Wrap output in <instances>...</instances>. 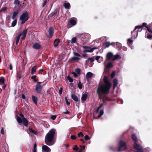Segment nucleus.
<instances>
[{"label": "nucleus", "mask_w": 152, "mask_h": 152, "mask_svg": "<svg viewBox=\"0 0 152 152\" xmlns=\"http://www.w3.org/2000/svg\"><path fill=\"white\" fill-rule=\"evenodd\" d=\"M17 120L19 123H21L22 122V118L19 116L17 117Z\"/></svg>", "instance_id": "nucleus-34"}, {"label": "nucleus", "mask_w": 152, "mask_h": 152, "mask_svg": "<svg viewBox=\"0 0 152 152\" xmlns=\"http://www.w3.org/2000/svg\"><path fill=\"white\" fill-rule=\"evenodd\" d=\"M5 78L4 77H0V84H4V83Z\"/></svg>", "instance_id": "nucleus-30"}, {"label": "nucleus", "mask_w": 152, "mask_h": 152, "mask_svg": "<svg viewBox=\"0 0 152 152\" xmlns=\"http://www.w3.org/2000/svg\"><path fill=\"white\" fill-rule=\"evenodd\" d=\"M63 91V88L62 87L59 90V94L60 95L62 94Z\"/></svg>", "instance_id": "nucleus-54"}, {"label": "nucleus", "mask_w": 152, "mask_h": 152, "mask_svg": "<svg viewBox=\"0 0 152 152\" xmlns=\"http://www.w3.org/2000/svg\"><path fill=\"white\" fill-rule=\"evenodd\" d=\"M82 48L85 49H86V50H90L91 48V47L89 46H83Z\"/></svg>", "instance_id": "nucleus-43"}, {"label": "nucleus", "mask_w": 152, "mask_h": 152, "mask_svg": "<svg viewBox=\"0 0 152 152\" xmlns=\"http://www.w3.org/2000/svg\"><path fill=\"white\" fill-rule=\"evenodd\" d=\"M17 22V20L16 19H15V20L12 23V26H15Z\"/></svg>", "instance_id": "nucleus-39"}, {"label": "nucleus", "mask_w": 152, "mask_h": 152, "mask_svg": "<svg viewBox=\"0 0 152 152\" xmlns=\"http://www.w3.org/2000/svg\"><path fill=\"white\" fill-rule=\"evenodd\" d=\"M121 58V57L120 55L116 54L114 56H113L112 60L113 61H114L120 59Z\"/></svg>", "instance_id": "nucleus-18"}, {"label": "nucleus", "mask_w": 152, "mask_h": 152, "mask_svg": "<svg viewBox=\"0 0 152 152\" xmlns=\"http://www.w3.org/2000/svg\"><path fill=\"white\" fill-rule=\"evenodd\" d=\"M37 68V67L36 65L32 67L31 72V74L32 75L34 74L36 72Z\"/></svg>", "instance_id": "nucleus-24"}, {"label": "nucleus", "mask_w": 152, "mask_h": 152, "mask_svg": "<svg viewBox=\"0 0 152 152\" xmlns=\"http://www.w3.org/2000/svg\"><path fill=\"white\" fill-rule=\"evenodd\" d=\"M88 97V95L86 94H84L82 95L81 97V100L83 102H85L86 101Z\"/></svg>", "instance_id": "nucleus-21"}, {"label": "nucleus", "mask_w": 152, "mask_h": 152, "mask_svg": "<svg viewBox=\"0 0 152 152\" xmlns=\"http://www.w3.org/2000/svg\"><path fill=\"white\" fill-rule=\"evenodd\" d=\"M37 76L36 75H34L33 76H32L31 78V79H33V80H34V79H36V77H37Z\"/></svg>", "instance_id": "nucleus-63"}, {"label": "nucleus", "mask_w": 152, "mask_h": 152, "mask_svg": "<svg viewBox=\"0 0 152 152\" xmlns=\"http://www.w3.org/2000/svg\"><path fill=\"white\" fill-rule=\"evenodd\" d=\"M145 27L147 28V30L145 33V37L148 39L151 40L152 39V30L151 26L148 25L146 23H143L142 25L136 26L133 31H131L132 34L137 29Z\"/></svg>", "instance_id": "nucleus-3"}, {"label": "nucleus", "mask_w": 152, "mask_h": 152, "mask_svg": "<svg viewBox=\"0 0 152 152\" xmlns=\"http://www.w3.org/2000/svg\"><path fill=\"white\" fill-rule=\"evenodd\" d=\"M67 78L70 82L72 83L73 82V79L71 78L68 75L67 77Z\"/></svg>", "instance_id": "nucleus-40"}, {"label": "nucleus", "mask_w": 152, "mask_h": 152, "mask_svg": "<svg viewBox=\"0 0 152 152\" xmlns=\"http://www.w3.org/2000/svg\"><path fill=\"white\" fill-rule=\"evenodd\" d=\"M115 46L118 50H120L121 48V43L118 42H116L115 43Z\"/></svg>", "instance_id": "nucleus-31"}, {"label": "nucleus", "mask_w": 152, "mask_h": 152, "mask_svg": "<svg viewBox=\"0 0 152 152\" xmlns=\"http://www.w3.org/2000/svg\"><path fill=\"white\" fill-rule=\"evenodd\" d=\"M128 42L130 44H131L133 42V41L130 39H128L127 40Z\"/></svg>", "instance_id": "nucleus-59"}, {"label": "nucleus", "mask_w": 152, "mask_h": 152, "mask_svg": "<svg viewBox=\"0 0 152 152\" xmlns=\"http://www.w3.org/2000/svg\"><path fill=\"white\" fill-rule=\"evenodd\" d=\"M63 113L64 114H69L70 113V112L67 110H66L65 112H64Z\"/></svg>", "instance_id": "nucleus-58"}, {"label": "nucleus", "mask_w": 152, "mask_h": 152, "mask_svg": "<svg viewBox=\"0 0 152 152\" xmlns=\"http://www.w3.org/2000/svg\"><path fill=\"white\" fill-rule=\"evenodd\" d=\"M77 37L81 41H83V39H86L87 41L90 38V36L88 34L84 33L78 34L77 35Z\"/></svg>", "instance_id": "nucleus-7"}, {"label": "nucleus", "mask_w": 152, "mask_h": 152, "mask_svg": "<svg viewBox=\"0 0 152 152\" xmlns=\"http://www.w3.org/2000/svg\"><path fill=\"white\" fill-rule=\"evenodd\" d=\"M22 122L23 124H28V121L27 119L25 118V117H23L22 118Z\"/></svg>", "instance_id": "nucleus-37"}, {"label": "nucleus", "mask_w": 152, "mask_h": 152, "mask_svg": "<svg viewBox=\"0 0 152 152\" xmlns=\"http://www.w3.org/2000/svg\"><path fill=\"white\" fill-rule=\"evenodd\" d=\"M93 76V74L90 72H89L86 74V78H91Z\"/></svg>", "instance_id": "nucleus-27"}, {"label": "nucleus", "mask_w": 152, "mask_h": 152, "mask_svg": "<svg viewBox=\"0 0 152 152\" xmlns=\"http://www.w3.org/2000/svg\"><path fill=\"white\" fill-rule=\"evenodd\" d=\"M27 31V29H25L23 31L22 33L19 34L17 36L16 42V45H18V44L20 37L21 36H22V37L21 38L22 39H25L26 36Z\"/></svg>", "instance_id": "nucleus-5"}, {"label": "nucleus", "mask_w": 152, "mask_h": 152, "mask_svg": "<svg viewBox=\"0 0 152 152\" xmlns=\"http://www.w3.org/2000/svg\"><path fill=\"white\" fill-rule=\"evenodd\" d=\"M48 35L47 36L49 38H51L54 33V29L52 27H50L48 30Z\"/></svg>", "instance_id": "nucleus-10"}, {"label": "nucleus", "mask_w": 152, "mask_h": 152, "mask_svg": "<svg viewBox=\"0 0 152 152\" xmlns=\"http://www.w3.org/2000/svg\"><path fill=\"white\" fill-rule=\"evenodd\" d=\"M44 82H37L35 86V91L37 94H40L41 92L43 86L46 83V82L44 84H42Z\"/></svg>", "instance_id": "nucleus-4"}, {"label": "nucleus", "mask_w": 152, "mask_h": 152, "mask_svg": "<svg viewBox=\"0 0 152 152\" xmlns=\"http://www.w3.org/2000/svg\"><path fill=\"white\" fill-rule=\"evenodd\" d=\"M42 150L43 152H50V149L47 146L44 145L42 146Z\"/></svg>", "instance_id": "nucleus-11"}, {"label": "nucleus", "mask_w": 152, "mask_h": 152, "mask_svg": "<svg viewBox=\"0 0 152 152\" xmlns=\"http://www.w3.org/2000/svg\"><path fill=\"white\" fill-rule=\"evenodd\" d=\"M104 65L105 67L107 69L112 68L113 67V65L111 62L109 63L107 65H106L105 64H104Z\"/></svg>", "instance_id": "nucleus-26"}, {"label": "nucleus", "mask_w": 152, "mask_h": 152, "mask_svg": "<svg viewBox=\"0 0 152 152\" xmlns=\"http://www.w3.org/2000/svg\"><path fill=\"white\" fill-rule=\"evenodd\" d=\"M113 88L114 89L117 86L118 80L116 79H114L113 80Z\"/></svg>", "instance_id": "nucleus-22"}, {"label": "nucleus", "mask_w": 152, "mask_h": 152, "mask_svg": "<svg viewBox=\"0 0 152 152\" xmlns=\"http://www.w3.org/2000/svg\"><path fill=\"white\" fill-rule=\"evenodd\" d=\"M41 46L38 43H35L32 46L33 48L36 50H39L41 48Z\"/></svg>", "instance_id": "nucleus-14"}, {"label": "nucleus", "mask_w": 152, "mask_h": 152, "mask_svg": "<svg viewBox=\"0 0 152 152\" xmlns=\"http://www.w3.org/2000/svg\"><path fill=\"white\" fill-rule=\"evenodd\" d=\"M115 75V71L113 72L111 75V78H113Z\"/></svg>", "instance_id": "nucleus-46"}, {"label": "nucleus", "mask_w": 152, "mask_h": 152, "mask_svg": "<svg viewBox=\"0 0 152 152\" xmlns=\"http://www.w3.org/2000/svg\"><path fill=\"white\" fill-rule=\"evenodd\" d=\"M103 81L104 83L99 85L98 87L97 94L99 99L103 98L106 101H111V99L106 94L109 93L112 84L108 80V77L106 76H104Z\"/></svg>", "instance_id": "nucleus-1"}, {"label": "nucleus", "mask_w": 152, "mask_h": 152, "mask_svg": "<svg viewBox=\"0 0 152 152\" xmlns=\"http://www.w3.org/2000/svg\"><path fill=\"white\" fill-rule=\"evenodd\" d=\"M37 148V144L36 143H35L34 146V149H33V151H37V149H36V148Z\"/></svg>", "instance_id": "nucleus-53"}, {"label": "nucleus", "mask_w": 152, "mask_h": 152, "mask_svg": "<svg viewBox=\"0 0 152 152\" xmlns=\"http://www.w3.org/2000/svg\"><path fill=\"white\" fill-rule=\"evenodd\" d=\"M56 115H52L51 117V119L53 120H54L56 118Z\"/></svg>", "instance_id": "nucleus-56"}, {"label": "nucleus", "mask_w": 152, "mask_h": 152, "mask_svg": "<svg viewBox=\"0 0 152 152\" xmlns=\"http://www.w3.org/2000/svg\"><path fill=\"white\" fill-rule=\"evenodd\" d=\"M77 135L79 137H80L81 136L83 137V134L81 132H80Z\"/></svg>", "instance_id": "nucleus-48"}, {"label": "nucleus", "mask_w": 152, "mask_h": 152, "mask_svg": "<svg viewBox=\"0 0 152 152\" xmlns=\"http://www.w3.org/2000/svg\"><path fill=\"white\" fill-rule=\"evenodd\" d=\"M60 39H56L54 40V45L56 47L58 46L60 42Z\"/></svg>", "instance_id": "nucleus-23"}, {"label": "nucleus", "mask_w": 152, "mask_h": 152, "mask_svg": "<svg viewBox=\"0 0 152 152\" xmlns=\"http://www.w3.org/2000/svg\"><path fill=\"white\" fill-rule=\"evenodd\" d=\"M0 133L2 134H4V128L3 127H2L0 131Z\"/></svg>", "instance_id": "nucleus-52"}, {"label": "nucleus", "mask_w": 152, "mask_h": 152, "mask_svg": "<svg viewBox=\"0 0 152 152\" xmlns=\"http://www.w3.org/2000/svg\"><path fill=\"white\" fill-rule=\"evenodd\" d=\"M78 87L80 89H82V84L80 81H79L78 84Z\"/></svg>", "instance_id": "nucleus-41"}, {"label": "nucleus", "mask_w": 152, "mask_h": 152, "mask_svg": "<svg viewBox=\"0 0 152 152\" xmlns=\"http://www.w3.org/2000/svg\"><path fill=\"white\" fill-rule=\"evenodd\" d=\"M127 145L126 143L122 140H120L119 142V146L118 147L117 151L118 152L121 151V148H124V149H127Z\"/></svg>", "instance_id": "nucleus-8"}, {"label": "nucleus", "mask_w": 152, "mask_h": 152, "mask_svg": "<svg viewBox=\"0 0 152 152\" xmlns=\"http://www.w3.org/2000/svg\"><path fill=\"white\" fill-rule=\"evenodd\" d=\"M80 148L82 150V151L84 150L85 148V145H80Z\"/></svg>", "instance_id": "nucleus-57"}, {"label": "nucleus", "mask_w": 152, "mask_h": 152, "mask_svg": "<svg viewBox=\"0 0 152 152\" xmlns=\"http://www.w3.org/2000/svg\"><path fill=\"white\" fill-rule=\"evenodd\" d=\"M63 6L65 9L68 10L71 7L69 3H64Z\"/></svg>", "instance_id": "nucleus-19"}, {"label": "nucleus", "mask_w": 152, "mask_h": 152, "mask_svg": "<svg viewBox=\"0 0 152 152\" xmlns=\"http://www.w3.org/2000/svg\"><path fill=\"white\" fill-rule=\"evenodd\" d=\"M56 132L55 129H50L45 136V143L48 146L53 145L55 142L54 136Z\"/></svg>", "instance_id": "nucleus-2"}, {"label": "nucleus", "mask_w": 152, "mask_h": 152, "mask_svg": "<svg viewBox=\"0 0 152 152\" xmlns=\"http://www.w3.org/2000/svg\"><path fill=\"white\" fill-rule=\"evenodd\" d=\"M70 23L72 26L75 25L76 24V21L73 19H71L70 20Z\"/></svg>", "instance_id": "nucleus-28"}, {"label": "nucleus", "mask_w": 152, "mask_h": 152, "mask_svg": "<svg viewBox=\"0 0 152 152\" xmlns=\"http://www.w3.org/2000/svg\"><path fill=\"white\" fill-rule=\"evenodd\" d=\"M59 10L57 9L55 10L50 14V15L52 17L54 15H57L58 16L59 15Z\"/></svg>", "instance_id": "nucleus-13"}, {"label": "nucleus", "mask_w": 152, "mask_h": 152, "mask_svg": "<svg viewBox=\"0 0 152 152\" xmlns=\"http://www.w3.org/2000/svg\"><path fill=\"white\" fill-rule=\"evenodd\" d=\"M77 137L75 135H72L71 136V139L73 140H75L76 139Z\"/></svg>", "instance_id": "nucleus-47"}, {"label": "nucleus", "mask_w": 152, "mask_h": 152, "mask_svg": "<svg viewBox=\"0 0 152 152\" xmlns=\"http://www.w3.org/2000/svg\"><path fill=\"white\" fill-rule=\"evenodd\" d=\"M72 74H73L74 75V76L75 77H77L78 76V75H77V74L75 72H72Z\"/></svg>", "instance_id": "nucleus-55"}, {"label": "nucleus", "mask_w": 152, "mask_h": 152, "mask_svg": "<svg viewBox=\"0 0 152 152\" xmlns=\"http://www.w3.org/2000/svg\"><path fill=\"white\" fill-rule=\"evenodd\" d=\"M78 149V148L77 145H75L74 147L73 148V150L74 151H77Z\"/></svg>", "instance_id": "nucleus-49"}, {"label": "nucleus", "mask_w": 152, "mask_h": 152, "mask_svg": "<svg viewBox=\"0 0 152 152\" xmlns=\"http://www.w3.org/2000/svg\"><path fill=\"white\" fill-rule=\"evenodd\" d=\"M75 72H76L77 73L78 75H80L81 74L80 72H81V70L80 69L77 68L76 69H75Z\"/></svg>", "instance_id": "nucleus-35"}, {"label": "nucleus", "mask_w": 152, "mask_h": 152, "mask_svg": "<svg viewBox=\"0 0 152 152\" xmlns=\"http://www.w3.org/2000/svg\"><path fill=\"white\" fill-rule=\"evenodd\" d=\"M103 114H104L103 110H101L100 111L99 114V115H98V117H100Z\"/></svg>", "instance_id": "nucleus-42"}, {"label": "nucleus", "mask_w": 152, "mask_h": 152, "mask_svg": "<svg viewBox=\"0 0 152 152\" xmlns=\"http://www.w3.org/2000/svg\"><path fill=\"white\" fill-rule=\"evenodd\" d=\"M110 45V43L108 42H105L104 44V45L105 46L106 48L108 47Z\"/></svg>", "instance_id": "nucleus-38"}, {"label": "nucleus", "mask_w": 152, "mask_h": 152, "mask_svg": "<svg viewBox=\"0 0 152 152\" xmlns=\"http://www.w3.org/2000/svg\"><path fill=\"white\" fill-rule=\"evenodd\" d=\"M103 105V104H100L99 106L98 107H97V108H98V109H99L101 108V107H102Z\"/></svg>", "instance_id": "nucleus-64"}, {"label": "nucleus", "mask_w": 152, "mask_h": 152, "mask_svg": "<svg viewBox=\"0 0 152 152\" xmlns=\"http://www.w3.org/2000/svg\"><path fill=\"white\" fill-rule=\"evenodd\" d=\"M88 60L90 61L91 62H93L94 61V59L92 58H88Z\"/></svg>", "instance_id": "nucleus-60"}, {"label": "nucleus", "mask_w": 152, "mask_h": 152, "mask_svg": "<svg viewBox=\"0 0 152 152\" xmlns=\"http://www.w3.org/2000/svg\"><path fill=\"white\" fill-rule=\"evenodd\" d=\"M65 99L66 104H67V106H69L70 104V103L68 101V99L66 97H65Z\"/></svg>", "instance_id": "nucleus-45"}, {"label": "nucleus", "mask_w": 152, "mask_h": 152, "mask_svg": "<svg viewBox=\"0 0 152 152\" xmlns=\"http://www.w3.org/2000/svg\"><path fill=\"white\" fill-rule=\"evenodd\" d=\"M29 130L32 133H33L34 134H35V132L33 130V129H32L31 128H29Z\"/></svg>", "instance_id": "nucleus-62"}, {"label": "nucleus", "mask_w": 152, "mask_h": 152, "mask_svg": "<svg viewBox=\"0 0 152 152\" xmlns=\"http://www.w3.org/2000/svg\"><path fill=\"white\" fill-rule=\"evenodd\" d=\"M19 10H17L16 11H14L13 13V15L12 17V18L13 19L15 20L17 17V16L18 15V14L19 13Z\"/></svg>", "instance_id": "nucleus-16"}, {"label": "nucleus", "mask_w": 152, "mask_h": 152, "mask_svg": "<svg viewBox=\"0 0 152 152\" xmlns=\"http://www.w3.org/2000/svg\"><path fill=\"white\" fill-rule=\"evenodd\" d=\"M132 139L135 142H136L137 141V138L135 134H133L132 135Z\"/></svg>", "instance_id": "nucleus-32"}, {"label": "nucleus", "mask_w": 152, "mask_h": 152, "mask_svg": "<svg viewBox=\"0 0 152 152\" xmlns=\"http://www.w3.org/2000/svg\"><path fill=\"white\" fill-rule=\"evenodd\" d=\"M80 60V58L77 57H73L68 60V62H70L72 61H77Z\"/></svg>", "instance_id": "nucleus-15"}, {"label": "nucleus", "mask_w": 152, "mask_h": 152, "mask_svg": "<svg viewBox=\"0 0 152 152\" xmlns=\"http://www.w3.org/2000/svg\"><path fill=\"white\" fill-rule=\"evenodd\" d=\"M29 18L28 13L25 12L23 13L20 17V20H21V24H23L27 21Z\"/></svg>", "instance_id": "nucleus-6"}, {"label": "nucleus", "mask_w": 152, "mask_h": 152, "mask_svg": "<svg viewBox=\"0 0 152 152\" xmlns=\"http://www.w3.org/2000/svg\"><path fill=\"white\" fill-rule=\"evenodd\" d=\"M7 9V7H3L1 10V11H2L4 12Z\"/></svg>", "instance_id": "nucleus-61"}, {"label": "nucleus", "mask_w": 152, "mask_h": 152, "mask_svg": "<svg viewBox=\"0 0 152 152\" xmlns=\"http://www.w3.org/2000/svg\"><path fill=\"white\" fill-rule=\"evenodd\" d=\"M97 47H94L92 48L90 50H85L83 51V53H87V52H90L91 53L93 52L94 50L97 49Z\"/></svg>", "instance_id": "nucleus-17"}, {"label": "nucleus", "mask_w": 152, "mask_h": 152, "mask_svg": "<svg viewBox=\"0 0 152 152\" xmlns=\"http://www.w3.org/2000/svg\"><path fill=\"white\" fill-rule=\"evenodd\" d=\"M72 98L76 102H80L77 96L75 95L72 94L71 95Z\"/></svg>", "instance_id": "nucleus-20"}, {"label": "nucleus", "mask_w": 152, "mask_h": 152, "mask_svg": "<svg viewBox=\"0 0 152 152\" xmlns=\"http://www.w3.org/2000/svg\"><path fill=\"white\" fill-rule=\"evenodd\" d=\"M77 38H78L77 37H75L73 38H72L71 40V42L72 44H74V43H75L76 42V41H77Z\"/></svg>", "instance_id": "nucleus-33"}, {"label": "nucleus", "mask_w": 152, "mask_h": 152, "mask_svg": "<svg viewBox=\"0 0 152 152\" xmlns=\"http://www.w3.org/2000/svg\"><path fill=\"white\" fill-rule=\"evenodd\" d=\"M32 99L33 102L36 104H37V102L38 100L37 98L34 95L32 96Z\"/></svg>", "instance_id": "nucleus-25"}, {"label": "nucleus", "mask_w": 152, "mask_h": 152, "mask_svg": "<svg viewBox=\"0 0 152 152\" xmlns=\"http://www.w3.org/2000/svg\"><path fill=\"white\" fill-rule=\"evenodd\" d=\"M133 147L134 148L137 150L135 152H143V149L142 146L139 145L137 144L136 142H134L133 144Z\"/></svg>", "instance_id": "nucleus-9"}, {"label": "nucleus", "mask_w": 152, "mask_h": 152, "mask_svg": "<svg viewBox=\"0 0 152 152\" xmlns=\"http://www.w3.org/2000/svg\"><path fill=\"white\" fill-rule=\"evenodd\" d=\"M113 58V54L111 52L108 53L106 55V59L107 60L110 61L112 60Z\"/></svg>", "instance_id": "nucleus-12"}, {"label": "nucleus", "mask_w": 152, "mask_h": 152, "mask_svg": "<svg viewBox=\"0 0 152 152\" xmlns=\"http://www.w3.org/2000/svg\"><path fill=\"white\" fill-rule=\"evenodd\" d=\"M73 53L74 55L76 56H77L78 57H80L81 56L79 54L77 53L73 52Z\"/></svg>", "instance_id": "nucleus-51"}, {"label": "nucleus", "mask_w": 152, "mask_h": 152, "mask_svg": "<svg viewBox=\"0 0 152 152\" xmlns=\"http://www.w3.org/2000/svg\"><path fill=\"white\" fill-rule=\"evenodd\" d=\"M47 0H45L42 2V7H44L45 6L47 3Z\"/></svg>", "instance_id": "nucleus-44"}, {"label": "nucleus", "mask_w": 152, "mask_h": 152, "mask_svg": "<svg viewBox=\"0 0 152 152\" xmlns=\"http://www.w3.org/2000/svg\"><path fill=\"white\" fill-rule=\"evenodd\" d=\"M20 1L19 0H15L14 2V4L18 5L20 4Z\"/></svg>", "instance_id": "nucleus-36"}, {"label": "nucleus", "mask_w": 152, "mask_h": 152, "mask_svg": "<svg viewBox=\"0 0 152 152\" xmlns=\"http://www.w3.org/2000/svg\"><path fill=\"white\" fill-rule=\"evenodd\" d=\"M84 139L85 140H87L90 139V138L88 136V135H86L84 137Z\"/></svg>", "instance_id": "nucleus-50"}, {"label": "nucleus", "mask_w": 152, "mask_h": 152, "mask_svg": "<svg viewBox=\"0 0 152 152\" xmlns=\"http://www.w3.org/2000/svg\"><path fill=\"white\" fill-rule=\"evenodd\" d=\"M142 28H137V29L135 31H134L132 33V34H133V33L134 32H135V34H136V35H137L138 34V32H140L142 31Z\"/></svg>", "instance_id": "nucleus-29"}]
</instances>
